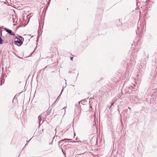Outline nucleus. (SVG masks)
Instances as JSON below:
<instances>
[{
    "label": "nucleus",
    "mask_w": 157,
    "mask_h": 157,
    "mask_svg": "<svg viewBox=\"0 0 157 157\" xmlns=\"http://www.w3.org/2000/svg\"><path fill=\"white\" fill-rule=\"evenodd\" d=\"M70 59H71V60L72 61H73V57H71V58H70Z\"/></svg>",
    "instance_id": "obj_4"
},
{
    "label": "nucleus",
    "mask_w": 157,
    "mask_h": 157,
    "mask_svg": "<svg viewBox=\"0 0 157 157\" xmlns=\"http://www.w3.org/2000/svg\"><path fill=\"white\" fill-rule=\"evenodd\" d=\"M14 44L18 46H20L22 44V42L20 39L16 38L14 39Z\"/></svg>",
    "instance_id": "obj_1"
},
{
    "label": "nucleus",
    "mask_w": 157,
    "mask_h": 157,
    "mask_svg": "<svg viewBox=\"0 0 157 157\" xmlns=\"http://www.w3.org/2000/svg\"><path fill=\"white\" fill-rule=\"evenodd\" d=\"M5 30H6V32H8V33H9L10 35H13V36L15 35V34H14L12 32V31L11 30H8V29H5Z\"/></svg>",
    "instance_id": "obj_2"
},
{
    "label": "nucleus",
    "mask_w": 157,
    "mask_h": 157,
    "mask_svg": "<svg viewBox=\"0 0 157 157\" xmlns=\"http://www.w3.org/2000/svg\"><path fill=\"white\" fill-rule=\"evenodd\" d=\"M2 41H3V40L0 37V44H2Z\"/></svg>",
    "instance_id": "obj_3"
},
{
    "label": "nucleus",
    "mask_w": 157,
    "mask_h": 157,
    "mask_svg": "<svg viewBox=\"0 0 157 157\" xmlns=\"http://www.w3.org/2000/svg\"><path fill=\"white\" fill-rule=\"evenodd\" d=\"M113 104H114V102L112 103V104H111V106H112L113 105Z\"/></svg>",
    "instance_id": "obj_5"
}]
</instances>
